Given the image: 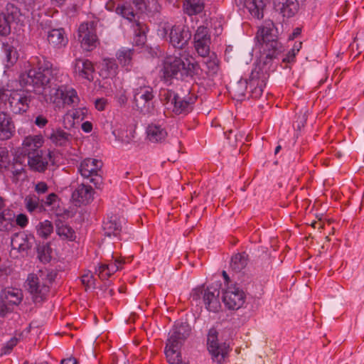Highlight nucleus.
I'll return each mask as SVG.
<instances>
[{"label": "nucleus", "instance_id": "nucleus-62", "mask_svg": "<svg viewBox=\"0 0 364 364\" xmlns=\"http://www.w3.org/2000/svg\"><path fill=\"white\" fill-rule=\"evenodd\" d=\"M48 123V119L43 115H38L36 117L35 124L39 127H45Z\"/></svg>", "mask_w": 364, "mask_h": 364}, {"label": "nucleus", "instance_id": "nucleus-11", "mask_svg": "<svg viewBox=\"0 0 364 364\" xmlns=\"http://www.w3.org/2000/svg\"><path fill=\"white\" fill-rule=\"evenodd\" d=\"M207 345L213 361L221 363L228 356L229 345L226 343L218 342V332L214 328H210L208 331Z\"/></svg>", "mask_w": 364, "mask_h": 364}, {"label": "nucleus", "instance_id": "nucleus-33", "mask_svg": "<svg viewBox=\"0 0 364 364\" xmlns=\"http://www.w3.org/2000/svg\"><path fill=\"white\" fill-rule=\"evenodd\" d=\"M27 162L32 169L39 172L44 171L48 165V161L43 158L41 152H36L27 156Z\"/></svg>", "mask_w": 364, "mask_h": 364}, {"label": "nucleus", "instance_id": "nucleus-50", "mask_svg": "<svg viewBox=\"0 0 364 364\" xmlns=\"http://www.w3.org/2000/svg\"><path fill=\"white\" fill-rule=\"evenodd\" d=\"M14 228V224L11 221H8L5 218L0 216V231L9 232Z\"/></svg>", "mask_w": 364, "mask_h": 364}, {"label": "nucleus", "instance_id": "nucleus-15", "mask_svg": "<svg viewBox=\"0 0 364 364\" xmlns=\"http://www.w3.org/2000/svg\"><path fill=\"white\" fill-rule=\"evenodd\" d=\"M74 73L79 77L89 81L93 80L95 68L91 61L87 59L76 58L73 65Z\"/></svg>", "mask_w": 364, "mask_h": 364}, {"label": "nucleus", "instance_id": "nucleus-5", "mask_svg": "<svg viewBox=\"0 0 364 364\" xmlns=\"http://www.w3.org/2000/svg\"><path fill=\"white\" fill-rule=\"evenodd\" d=\"M198 64L192 58L168 56L164 63V73L166 77L183 78L196 73Z\"/></svg>", "mask_w": 364, "mask_h": 364}, {"label": "nucleus", "instance_id": "nucleus-35", "mask_svg": "<svg viewBox=\"0 0 364 364\" xmlns=\"http://www.w3.org/2000/svg\"><path fill=\"white\" fill-rule=\"evenodd\" d=\"M24 204L29 213H33L34 211H38L41 213L45 210V208L43 207V203H41V200L35 195L27 196L24 199Z\"/></svg>", "mask_w": 364, "mask_h": 364}, {"label": "nucleus", "instance_id": "nucleus-12", "mask_svg": "<svg viewBox=\"0 0 364 364\" xmlns=\"http://www.w3.org/2000/svg\"><path fill=\"white\" fill-rule=\"evenodd\" d=\"M78 41L81 47L86 50H92L97 47L98 38L93 22L81 23L78 28Z\"/></svg>", "mask_w": 364, "mask_h": 364}, {"label": "nucleus", "instance_id": "nucleus-61", "mask_svg": "<svg viewBox=\"0 0 364 364\" xmlns=\"http://www.w3.org/2000/svg\"><path fill=\"white\" fill-rule=\"evenodd\" d=\"M205 64L209 72L215 73L218 71V65L215 60H208L205 62Z\"/></svg>", "mask_w": 364, "mask_h": 364}, {"label": "nucleus", "instance_id": "nucleus-54", "mask_svg": "<svg viewBox=\"0 0 364 364\" xmlns=\"http://www.w3.org/2000/svg\"><path fill=\"white\" fill-rule=\"evenodd\" d=\"M48 191V186L45 182H38L35 186V191L38 194L46 193Z\"/></svg>", "mask_w": 364, "mask_h": 364}, {"label": "nucleus", "instance_id": "nucleus-46", "mask_svg": "<svg viewBox=\"0 0 364 364\" xmlns=\"http://www.w3.org/2000/svg\"><path fill=\"white\" fill-rule=\"evenodd\" d=\"M112 259L106 263V265L109 269V271L114 273L122 268V265L124 264V261L120 258H114V255L111 256Z\"/></svg>", "mask_w": 364, "mask_h": 364}, {"label": "nucleus", "instance_id": "nucleus-23", "mask_svg": "<svg viewBox=\"0 0 364 364\" xmlns=\"http://www.w3.org/2000/svg\"><path fill=\"white\" fill-rule=\"evenodd\" d=\"M14 132V124L6 113L0 112V139L5 140L11 137Z\"/></svg>", "mask_w": 364, "mask_h": 364}, {"label": "nucleus", "instance_id": "nucleus-21", "mask_svg": "<svg viewBox=\"0 0 364 364\" xmlns=\"http://www.w3.org/2000/svg\"><path fill=\"white\" fill-rule=\"evenodd\" d=\"M274 4L275 10L284 17L293 16L299 9L297 0H275Z\"/></svg>", "mask_w": 364, "mask_h": 364}, {"label": "nucleus", "instance_id": "nucleus-34", "mask_svg": "<svg viewBox=\"0 0 364 364\" xmlns=\"http://www.w3.org/2000/svg\"><path fill=\"white\" fill-rule=\"evenodd\" d=\"M247 264V255L245 253H237L232 257L230 267L235 272H241Z\"/></svg>", "mask_w": 364, "mask_h": 364}, {"label": "nucleus", "instance_id": "nucleus-45", "mask_svg": "<svg viewBox=\"0 0 364 364\" xmlns=\"http://www.w3.org/2000/svg\"><path fill=\"white\" fill-rule=\"evenodd\" d=\"M194 44L196 50L200 55L205 57L209 54L210 41H196Z\"/></svg>", "mask_w": 364, "mask_h": 364}, {"label": "nucleus", "instance_id": "nucleus-31", "mask_svg": "<svg viewBox=\"0 0 364 364\" xmlns=\"http://www.w3.org/2000/svg\"><path fill=\"white\" fill-rule=\"evenodd\" d=\"M146 134L148 139L151 142H158L164 140L167 132L160 125L151 124L147 127Z\"/></svg>", "mask_w": 364, "mask_h": 364}, {"label": "nucleus", "instance_id": "nucleus-57", "mask_svg": "<svg viewBox=\"0 0 364 364\" xmlns=\"http://www.w3.org/2000/svg\"><path fill=\"white\" fill-rule=\"evenodd\" d=\"M0 216L5 218L8 221L13 223L15 218V214L13 210L10 209H5L1 213H0Z\"/></svg>", "mask_w": 364, "mask_h": 364}, {"label": "nucleus", "instance_id": "nucleus-32", "mask_svg": "<svg viewBox=\"0 0 364 364\" xmlns=\"http://www.w3.org/2000/svg\"><path fill=\"white\" fill-rule=\"evenodd\" d=\"M134 53V49L122 48L117 53L116 57L122 67L129 70L132 66V58Z\"/></svg>", "mask_w": 364, "mask_h": 364}, {"label": "nucleus", "instance_id": "nucleus-27", "mask_svg": "<svg viewBox=\"0 0 364 364\" xmlns=\"http://www.w3.org/2000/svg\"><path fill=\"white\" fill-rule=\"evenodd\" d=\"M49 139L55 146H66L70 144L72 136L61 129H56L53 131Z\"/></svg>", "mask_w": 364, "mask_h": 364}, {"label": "nucleus", "instance_id": "nucleus-7", "mask_svg": "<svg viewBox=\"0 0 364 364\" xmlns=\"http://www.w3.org/2000/svg\"><path fill=\"white\" fill-rule=\"evenodd\" d=\"M9 95L5 92L4 96H7V102L10 110L14 114H23L26 112L31 105H33L35 101L34 95L24 90H16L9 92Z\"/></svg>", "mask_w": 364, "mask_h": 364}, {"label": "nucleus", "instance_id": "nucleus-53", "mask_svg": "<svg viewBox=\"0 0 364 364\" xmlns=\"http://www.w3.org/2000/svg\"><path fill=\"white\" fill-rule=\"evenodd\" d=\"M11 311V306L4 301V299H1L0 301V316H6L9 312Z\"/></svg>", "mask_w": 364, "mask_h": 364}, {"label": "nucleus", "instance_id": "nucleus-55", "mask_svg": "<svg viewBox=\"0 0 364 364\" xmlns=\"http://www.w3.org/2000/svg\"><path fill=\"white\" fill-rule=\"evenodd\" d=\"M16 223L21 228H25L28 223V217L23 213L18 214L16 216Z\"/></svg>", "mask_w": 364, "mask_h": 364}, {"label": "nucleus", "instance_id": "nucleus-1", "mask_svg": "<svg viewBox=\"0 0 364 364\" xmlns=\"http://www.w3.org/2000/svg\"><path fill=\"white\" fill-rule=\"evenodd\" d=\"M22 80L36 89H41V94L46 102L58 104L64 96L68 76L43 60V63L39 61L38 68L31 69L23 75Z\"/></svg>", "mask_w": 364, "mask_h": 364}, {"label": "nucleus", "instance_id": "nucleus-14", "mask_svg": "<svg viewBox=\"0 0 364 364\" xmlns=\"http://www.w3.org/2000/svg\"><path fill=\"white\" fill-rule=\"evenodd\" d=\"M223 301L229 309H238L245 302V294L236 286L228 287L223 293Z\"/></svg>", "mask_w": 364, "mask_h": 364}, {"label": "nucleus", "instance_id": "nucleus-59", "mask_svg": "<svg viewBox=\"0 0 364 364\" xmlns=\"http://www.w3.org/2000/svg\"><path fill=\"white\" fill-rule=\"evenodd\" d=\"M116 100L120 106H124L127 102V97L124 91L120 92L117 96Z\"/></svg>", "mask_w": 364, "mask_h": 364}, {"label": "nucleus", "instance_id": "nucleus-49", "mask_svg": "<svg viewBox=\"0 0 364 364\" xmlns=\"http://www.w3.org/2000/svg\"><path fill=\"white\" fill-rule=\"evenodd\" d=\"M23 171L24 168L23 167L21 163H18L17 161L12 165L11 168V172L13 173L16 180L18 179Z\"/></svg>", "mask_w": 364, "mask_h": 364}, {"label": "nucleus", "instance_id": "nucleus-24", "mask_svg": "<svg viewBox=\"0 0 364 364\" xmlns=\"http://www.w3.org/2000/svg\"><path fill=\"white\" fill-rule=\"evenodd\" d=\"M47 40L48 43L54 48L65 47L68 42L65 31L62 28L50 31L48 33Z\"/></svg>", "mask_w": 364, "mask_h": 364}, {"label": "nucleus", "instance_id": "nucleus-39", "mask_svg": "<svg viewBox=\"0 0 364 364\" xmlns=\"http://www.w3.org/2000/svg\"><path fill=\"white\" fill-rule=\"evenodd\" d=\"M36 228L37 235L43 239H48L53 232V223L48 220L40 222Z\"/></svg>", "mask_w": 364, "mask_h": 364}, {"label": "nucleus", "instance_id": "nucleus-29", "mask_svg": "<svg viewBox=\"0 0 364 364\" xmlns=\"http://www.w3.org/2000/svg\"><path fill=\"white\" fill-rule=\"evenodd\" d=\"M103 230L107 236L110 237L113 235L117 237L122 230L121 222L117 217L112 216L104 223Z\"/></svg>", "mask_w": 364, "mask_h": 364}, {"label": "nucleus", "instance_id": "nucleus-4", "mask_svg": "<svg viewBox=\"0 0 364 364\" xmlns=\"http://www.w3.org/2000/svg\"><path fill=\"white\" fill-rule=\"evenodd\" d=\"M275 33L274 25L272 21H265L264 25L257 33V41L267 52L263 64L267 65L272 59L276 58L282 50V47L277 41Z\"/></svg>", "mask_w": 364, "mask_h": 364}, {"label": "nucleus", "instance_id": "nucleus-28", "mask_svg": "<svg viewBox=\"0 0 364 364\" xmlns=\"http://www.w3.org/2000/svg\"><path fill=\"white\" fill-rule=\"evenodd\" d=\"M133 28L134 31V44L136 46H144L146 41V31H148L146 25L140 21H136L133 24Z\"/></svg>", "mask_w": 364, "mask_h": 364}, {"label": "nucleus", "instance_id": "nucleus-2", "mask_svg": "<svg viewBox=\"0 0 364 364\" xmlns=\"http://www.w3.org/2000/svg\"><path fill=\"white\" fill-rule=\"evenodd\" d=\"M191 332L188 323L181 322L177 323L169 332V337L165 348V354L171 364L181 363V355L179 352L183 342L188 338Z\"/></svg>", "mask_w": 364, "mask_h": 364}, {"label": "nucleus", "instance_id": "nucleus-9", "mask_svg": "<svg viewBox=\"0 0 364 364\" xmlns=\"http://www.w3.org/2000/svg\"><path fill=\"white\" fill-rule=\"evenodd\" d=\"M267 64H257L252 70L249 78V88L252 98H259L269 76Z\"/></svg>", "mask_w": 364, "mask_h": 364}, {"label": "nucleus", "instance_id": "nucleus-26", "mask_svg": "<svg viewBox=\"0 0 364 364\" xmlns=\"http://www.w3.org/2000/svg\"><path fill=\"white\" fill-rule=\"evenodd\" d=\"M2 51L5 56V67L7 68H11L18 59V53L16 48L9 43H3Z\"/></svg>", "mask_w": 364, "mask_h": 364}, {"label": "nucleus", "instance_id": "nucleus-42", "mask_svg": "<svg viewBox=\"0 0 364 364\" xmlns=\"http://www.w3.org/2000/svg\"><path fill=\"white\" fill-rule=\"evenodd\" d=\"M249 87V81L246 80H240L237 83L234 84L232 87V91L236 97H242L245 95V92Z\"/></svg>", "mask_w": 364, "mask_h": 364}, {"label": "nucleus", "instance_id": "nucleus-19", "mask_svg": "<svg viewBox=\"0 0 364 364\" xmlns=\"http://www.w3.org/2000/svg\"><path fill=\"white\" fill-rule=\"evenodd\" d=\"M8 14H0V36H6L11 33L10 23L14 19L18 10L13 5H7Z\"/></svg>", "mask_w": 364, "mask_h": 364}, {"label": "nucleus", "instance_id": "nucleus-18", "mask_svg": "<svg viewBox=\"0 0 364 364\" xmlns=\"http://www.w3.org/2000/svg\"><path fill=\"white\" fill-rule=\"evenodd\" d=\"M176 98V100H173V105L171 104V109H170L176 114H186L190 112L193 109V105L196 100V97L194 96L181 98L178 95Z\"/></svg>", "mask_w": 364, "mask_h": 364}, {"label": "nucleus", "instance_id": "nucleus-36", "mask_svg": "<svg viewBox=\"0 0 364 364\" xmlns=\"http://www.w3.org/2000/svg\"><path fill=\"white\" fill-rule=\"evenodd\" d=\"M55 226L56 232L60 237H63L64 238L70 240H75V232L71 227L60 220L55 222Z\"/></svg>", "mask_w": 364, "mask_h": 364}, {"label": "nucleus", "instance_id": "nucleus-51", "mask_svg": "<svg viewBox=\"0 0 364 364\" xmlns=\"http://www.w3.org/2000/svg\"><path fill=\"white\" fill-rule=\"evenodd\" d=\"M152 2L155 4V7L154 8V11H158V4L156 0H135L134 4L136 6H138L139 9L143 11L144 9H146V3Z\"/></svg>", "mask_w": 364, "mask_h": 364}, {"label": "nucleus", "instance_id": "nucleus-47", "mask_svg": "<svg viewBox=\"0 0 364 364\" xmlns=\"http://www.w3.org/2000/svg\"><path fill=\"white\" fill-rule=\"evenodd\" d=\"M97 272H98V276L101 279H107L114 274L113 272L109 271V269L106 264H101Z\"/></svg>", "mask_w": 364, "mask_h": 364}, {"label": "nucleus", "instance_id": "nucleus-37", "mask_svg": "<svg viewBox=\"0 0 364 364\" xmlns=\"http://www.w3.org/2000/svg\"><path fill=\"white\" fill-rule=\"evenodd\" d=\"M184 7L188 15H196L204 9V2L203 0H186Z\"/></svg>", "mask_w": 364, "mask_h": 364}, {"label": "nucleus", "instance_id": "nucleus-38", "mask_svg": "<svg viewBox=\"0 0 364 364\" xmlns=\"http://www.w3.org/2000/svg\"><path fill=\"white\" fill-rule=\"evenodd\" d=\"M63 94L64 96L63 97H62L61 100V102H63V104L70 105L73 107L78 105L80 98L75 90L73 88H68V87L65 86V89Z\"/></svg>", "mask_w": 364, "mask_h": 364}, {"label": "nucleus", "instance_id": "nucleus-48", "mask_svg": "<svg viewBox=\"0 0 364 364\" xmlns=\"http://www.w3.org/2000/svg\"><path fill=\"white\" fill-rule=\"evenodd\" d=\"M58 199V196L54 193H51L46 196V199H41V202L43 203V207L46 205L53 208L56 204Z\"/></svg>", "mask_w": 364, "mask_h": 364}, {"label": "nucleus", "instance_id": "nucleus-44", "mask_svg": "<svg viewBox=\"0 0 364 364\" xmlns=\"http://www.w3.org/2000/svg\"><path fill=\"white\" fill-rule=\"evenodd\" d=\"M210 41V37L208 34V28L204 26H200L198 28L194 35V42L199 41Z\"/></svg>", "mask_w": 364, "mask_h": 364}, {"label": "nucleus", "instance_id": "nucleus-17", "mask_svg": "<svg viewBox=\"0 0 364 364\" xmlns=\"http://www.w3.org/2000/svg\"><path fill=\"white\" fill-rule=\"evenodd\" d=\"M268 0H235L238 6H245L250 14L259 19L263 17L264 9Z\"/></svg>", "mask_w": 364, "mask_h": 364}, {"label": "nucleus", "instance_id": "nucleus-52", "mask_svg": "<svg viewBox=\"0 0 364 364\" xmlns=\"http://www.w3.org/2000/svg\"><path fill=\"white\" fill-rule=\"evenodd\" d=\"M82 283L87 287H90L94 284V278L91 272L85 274L81 277Z\"/></svg>", "mask_w": 364, "mask_h": 364}, {"label": "nucleus", "instance_id": "nucleus-22", "mask_svg": "<svg viewBox=\"0 0 364 364\" xmlns=\"http://www.w3.org/2000/svg\"><path fill=\"white\" fill-rule=\"evenodd\" d=\"M93 193L91 186L82 183L73 191L72 198L80 204L86 205L93 200Z\"/></svg>", "mask_w": 364, "mask_h": 364}, {"label": "nucleus", "instance_id": "nucleus-60", "mask_svg": "<svg viewBox=\"0 0 364 364\" xmlns=\"http://www.w3.org/2000/svg\"><path fill=\"white\" fill-rule=\"evenodd\" d=\"M107 101L105 98L97 99L95 102V108L99 111H102L105 109Z\"/></svg>", "mask_w": 364, "mask_h": 364}, {"label": "nucleus", "instance_id": "nucleus-43", "mask_svg": "<svg viewBox=\"0 0 364 364\" xmlns=\"http://www.w3.org/2000/svg\"><path fill=\"white\" fill-rule=\"evenodd\" d=\"M37 252L41 262H48L50 261V247L48 243L38 245Z\"/></svg>", "mask_w": 364, "mask_h": 364}, {"label": "nucleus", "instance_id": "nucleus-8", "mask_svg": "<svg viewBox=\"0 0 364 364\" xmlns=\"http://www.w3.org/2000/svg\"><path fill=\"white\" fill-rule=\"evenodd\" d=\"M133 93V102L137 110L144 114H150L154 111V95L151 86L138 82Z\"/></svg>", "mask_w": 364, "mask_h": 364}, {"label": "nucleus", "instance_id": "nucleus-40", "mask_svg": "<svg viewBox=\"0 0 364 364\" xmlns=\"http://www.w3.org/2000/svg\"><path fill=\"white\" fill-rule=\"evenodd\" d=\"M177 95L178 94L166 88H161L159 92L160 100L164 103L167 109H171V104L173 105V100H176V97Z\"/></svg>", "mask_w": 364, "mask_h": 364}, {"label": "nucleus", "instance_id": "nucleus-6", "mask_svg": "<svg viewBox=\"0 0 364 364\" xmlns=\"http://www.w3.org/2000/svg\"><path fill=\"white\" fill-rule=\"evenodd\" d=\"M158 34L163 38H169L170 43L176 48L182 49L191 37V33L186 26H171L168 23L161 24Z\"/></svg>", "mask_w": 364, "mask_h": 364}, {"label": "nucleus", "instance_id": "nucleus-10", "mask_svg": "<svg viewBox=\"0 0 364 364\" xmlns=\"http://www.w3.org/2000/svg\"><path fill=\"white\" fill-rule=\"evenodd\" d=\"M103 163L101 160L87 158L84 159L79 167V171L82 177L90 180L96 188H100L102 183L101 169Z\"/></svg>", "mask_w": 364, "mask_h": 364}, {"label": "nucleus", "instance_id": "nucleus-13", "mask_svg": "<svg viewBox=\"0 0 364 364\" xmlns=\"http://www.w3.org/2000/svg\"><path fill=\"white\" fill-rule=\"evenodd\" d=\"M201 294H203V301L208 311L216 312L220 309V291L217 287H208L203 291L200 289H196L194 290L192 296L193 299H198Z\"/></svg>", "mask_w": 364, "mask_h": 364}, {"label": "nucleus", "instance_id": "nucleus-41", "mask_svg": "<svg viewBox=\"0 0 364 364\" xmlns=\"http://www.w3.org/2000/svg\"><path fill=\"white\" fill-rule=\"evenodd\" d=\"M115 12L129 21L133 22V24L135 23V21H139V18L137 19L135 18L136 14H134L132 7L127 4L122 6H117L115 9Z\"/></svg>", "mask_w": 364, "mask_h": 364}, {"label": "nucleus", "instance_id": "nucleus-30", "mask_svg": "<svg viewBox=\"0 0 364 364\" xmlns=\"http://www.w3.org/2000/svg\"><path fill=\"white\" fill-rule=\"evenodd\" d=\"M118 65L114 58H105L102 63L100 75L104 78L114 77L117 74Z\"/></svg>", "mask_w": 364, "mask_h": 364}, {"label": "nucleus", "instance_id": "nucleus-3", "mask_svg": "<svg viewBox=\"0 0 364 364\" xmlns=\"http://www.w3.org/2000/svg\"><path fill=\"white\" fill-rule=\"evenodd\" d=\"M55 274L47 269H40L36 274H29L26 279V287L33 301L41 302L49 292V284L54 280Z\"/></svg>", "mask_w": 364, "mask_h": 364}, {"label": "nucleus", "instance_id": "nucleus-64", "mask_svg": "<svg viewBox=\"0 0 364 364\" xmlns=\"http://www.w3.org/2000/svg\"><path fill=\"white\" fill-rule=\"evenodd\" d=\"M115 6H116V4L114 0H109L105 4V8L107 10H108L109 11H115V9L117 8Z\"/></svg>", "mask_w": 364, "mask_h": 364}, {"label": "nucleus", "instance_id": "nucleus-16", "mask_svg": "<svg viewBox=\"0 0 364 364\" xmlns=\"http://www.w3.org/2000/svg\"><path fill=\"white\" fill-rule=\"evenodd\" d=\"M35 238L31 235L24 232L15 233L11 238V247L19 252H26L31 248Z\"/></svg>", "mask_w": 364, "mask_h": 364}, {"label": "nucleus", "instance_id": "nucleus-56", "mask_svg": "<svg viewBox=\"0 0 364 364\" xmlns=\"http://www.w3.org/2000/svg\"><path fill=\"white\" fill-rule=\"evenodd\" d=\"M9 163L8 154L7 152L4 150H0V167L1 168H6L7 164Z\"/></svg>", "mask_w": 364, "mask_h": 364}, {"label": "nucleus", "instance_id": "nucleus-25", "mask_svg": "<svg viewBox=\"0 0 364 364\" xmlns=\"http://www.w3.org/2000/svg\"><path fill=\"white\" fill-rule=\"evenodd\" d=\"M1 299H4L10 306L18 305L22 301L23 293L19 289L8 288L1 292Z\"/></svg>", "mask_w": 364, "mask_h": 364}, {"label": "nucleus", "instance_id": "nucleus-58", "mask_svg": "<svg viewBox=\"0 0 364 364\" xmlns=\"http://www.w3.org/2000/svg\"><path fill=\"white\" fill-rule=\"evenodd\" d=\"M17 344L16 338H11L9 342H7L6 345L2 348V353L6 354L9 353L14 346Z\"/></svg>", "mask_w": 364, "mask_h": 364}, {"label": "nucleus", "instance_id": "nucleus-63", "mask_svg": "<svg viewBox=\"0 0 364 364\" xmlns=\"http://www.w3.org/2000/svg\"><path fill=\"white\" fill-rule=\"evenodd\" d=\"M81 127L85 132L89 133L92 129V124L91 122L87 121L82 124Z\"/></svg>", "mask_w": 364, "mask_h": 364}, {"label": "nucleus", "instance_id": "nucleus-20", "mask_svg": "<svg viewBox=\"0 0 364 364\" xmlns=\"http://www.w3.org/2000/svg\"><path fill=\"white\" fill-rule=\"evenodd\" d=\"M43 144V139L38 135L26 137L22 144L21 154L28 156L36 152H41L40 148Z\"/></svg>", "mask_w": 364, "mask_h": 364}]
</instances>
